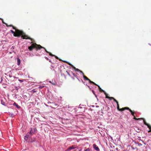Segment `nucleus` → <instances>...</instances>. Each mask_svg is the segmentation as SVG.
Wrapping results in <instances>:
<instances>
[{
    "mask_svg": "<svg viewBox=\"0 0 151 151\" xmlns=\"http://www.w3.org/2000/svg\"><path fill=\"white\" fill-rule=\"evenodd\" d=\"M17 32L19 34V37L21 36L22 38L23 39L30 40L31 41H32L33 40L32 38L29 37L28 35H26L21 30L17 31Z\"/></svg>",
    "mask_w": 151,
    "mask_h": 151,
    "instance_id": "f257e3e1",
    "label": "nucleus"
},
{
    "mask_svg": "<svg viewBox=\"0 0 151 151\" xmlns=\"http://www.w3.org/2000/svg\"><path fill=\"white\" fill-rule=\"evenodd\" d=\"M42 48V46L40 45H37L36 43H33L31 45V46L28 47V49L30 51L32 50L34 48L40 50Z\"/></svg>",
    "mask_w": 151,
    "mask_h": 151,
    "instance_id": "f03ea898",
    "label": "nucleus"
},
{
    "mask_svg": "<svg viewBox=\"0 0 151 151\" xmlns=\"http://www.w3.org/2000/svg\"><path fill=\"white\" fill-rule=\"evenodd\" d=\"M4 24H5V23H4ZM5 24L6 25V26L7 27H8V26L12 27V28H13V29H15V32H14L12 30H11V31H10L11 32L12 34H13V35H14V36L19 37V34L17 33V31H20V30H19V29H16V28L15 27H14L13 25H8V24H7L5 23Z\"/></svg>",
    "mask_w": 151,
    "mask_h": 151,
    "instance_id": "7ed1b4c3",
    "label": "nucleus"
},
{
    "mask_svg": "<svg viewBox=\"0 0 151 151\" xmlns=\"http://www.w3.org/2000/svg\"><path fill=\"white\" fill-rule=\"evenodd\" d=\"M36 129L35 128H34L33 129L31 128V130L29 132V133L30 136H32L34 134L35 132H36Z\"/></svg>",
    "mask_w": 151,
    "mask_h": 151,
    "instance_id": "20e7f679",
    "label": "nucleus"
},
{
    "mask_svg": "<svg viewBox=\"0 0 151 151\" xmlns=\"http://www.w3.org/2000/svg\"><path fill=\"white\" fill-rule=\"evenodd\" d=\"M117 109L119 111H123L125 110H128V109H129V108L128 107H125L121 109H120L119 107V108Z\"/></svg>",
    "mask_w": 151,
    "mask_h": 151,
    "instance_id": "39448f33",
    "label": "nucleus"
},
{
    "mask_svg": "<svg viewBox=\"0 0 151 151\" xmlns=\"http://www.w3.org/2000/svg\"><path fill=\"white\" fill-rule=\"evenodd\" d=\"M93 148L96 150L99 151V149L98 147L95 144H94L93 145Z\"/></svg>",
    "mask_w": 151,
    "mask_h": 151,
    "instance_id": "423d86ee",
    "label": "nucleus"
},
{
    "mask_svg": "<svg viewBox=\"0 0 151 151\" xmlns=\"http://www.w3.org/2000/svg\"><path fill=\"white\" fill-rule=\"evenodd\" d=\"M76 148V147L74 145H72V146L70 147L68 149V150H70L72 149H73Z\"/></svg>",
    "mask_w": 151,
    "mask_h": 151,
    "instance_id": "0eeeda50",
    "label": "nucleus"
},
{
    "mask_svg": "<svg viewBox=\"0 0 151 151\" xmlns=\"http://www.w3.org/2000/svg\"><path fill=\"white\" fill-rule=\"evenodd\" d=\"M17 65H19L21 63V61L20 59L19 58H17Z\"/></svg>",
    "mask_w": 151,
    "mask_h": 151,
    "instance_id": "6e6552de",
    "label": "nucleus"
},
{
    "mask_svg": "<svg viewBox=\"0 0 151 151\" xmlns=\"http://www.w3.org/2000/svg\"><path fill=\"white\" fill-rule=\"evenodd\" d=\"M13 105L14 106H16V107H17V108H18V109H19L20 108V107L16 103H15V102H14L13 104Z\"/></svg>",
    "mask_w": 151,
    "mask_h": 151,
    "instance_id": "1a4fd4ad",
    "label": "nucleus"
},
{
    "mask_svg": "<svg viewBox=\"0 0 151 151\" xmlns=\"http://www.w3.org/2000/svg\"><path fill=\"white\" fill-rule=\"evenodd\" d=\"M96 86H98L100 92H104H104H105V91L104 90H103V89H102L100 87V86H99L97 84V85H96Z\"/></svg>",
    "mask_w": 151,
    "mask_h": 151,
    "instance_id": "9d476101",
    "label": "nucleus"
},
{
    "mask_svg": "<svg viewBox=\"0 0 151 151\" xmlns=\"http://www.w3.org/2000/svg\"><path fill=\"white\" fill-rule=\"evenodd\" d=\"M81 72L82 73H83V77L84 78V79L85 80H86L88 81V80H89V79L87 77L85 76L84 75V73L82 71H81Z\"/></svg>",
    "mask_w": 151,
    "mask_h": 151,
    "instance_id": "9b49d317",
    "label": "nucleus"
},
{
    "mask_svg": "<svg viewBox=\"0 0 151 151\" xmlns=\"http://www.w3.org/2000/svg\"><path fill=\"white\" fill-rule=\"evenodd\" d=\"M128 110H129V111L130 112L132 115L133 116H134H134H135L134 115V112L132 111L131 109H130L129 108V109H128Z\"/></svg>",
    "mask_w": 151,
    "mask_h": 151,
    "instance_id": "f8f14e48",
    "label": "nucleus"
},
{
    "mask_svg": "<svg viewBox=\"0 0 151 151\" xmlns=\"http://www.w3.org/2000/svg\"><path fill=\"white\" fill-rule=\"evenodd\" d=\"M114 101L117 104V109H118L119 107V105L118 101L116 99H114Z\"/></svg>",
    "mask_w": 151,
    "mask_h": 151,
    "instance_id": "ddd939ff",
    "label": "nucleus"
},
{
    "mask_svg": "<svg viewBox=\"0 0 151 151\" xmlns=\"http://www.w3.org/2000/svg\"><path fill=\"white\" fill-rule=\"evenodd\" d=\"M88 81H89V82L90 83H93V84L95 85H97V84H96V83H95L94 82H93L92 81H91L89 79V80H88Z\"/></svg>",
    "mask_w": 151,
    "mask_h": 151,
    "instance_id": "4468645a",
    "label": "nucleus"
},
{
    "mask_svg": "<svg viewBox=\"0 0 151 151\" xmlns=\"http://www.w3.org/2000/svg\"><path fill=\"white\" fill-rule=\"evenodd\" d=\"M133 119L136 120H141L143 119L142 118H138V119L137 118L135 117V116H134Z\"/></svg>",
    "mask_w": 151,
    "mask_h": 151,
    "instance_id": "2eb2a0df",
    "label": "nucleus"
},
{
    "mask_svg": "<svg viewBox=\"0 0 151 151\" xmlns=\"http://www.w3.org/2000/svg\"><path fill=\"white\" fill-rule=\"evenodd\" d=\"M142 120H143V122L144 124L146 125H147L148 124L146 123L145 120L143 118V119H142Z\"/></svg>",
    "mask_w": 151,
    "mask_h": 151,
    "instance_id": "dca6fc26",
    "label": "nucleus"
},
{
    "mask_svg": "<svg viewBox=\"0 0 151 151\" xmlns=\"http://www.w3.org/2000/svg\"><path fill=\"white\" fill-rule=\"evenodd\" d=\"M1 104L2 105H4V106H5V105H6V103H5L4 102V101H3L2 100H1Z\"/></svg>",
    "mask_w": 151,
    "mask_h": 151,
    "instance_id": "f3484780",
    "label": "nucleus"
},
{
    "mask_svg": "<svg viewBox=\"0 0 151 151\" xmlns=\"http://www.w3.org/2000/svg\"><path fill=\"white\" fill-rule=\"evenodd\" d=\"M108 99H109V100H111L112 99H113L114 101V99H115L113 97H108Z\"/></svg>",
    "mask_w": 151,
    "mask_h": 151,
    "instance_id": "a211bd4d",
    "label": "nucleus"
},
{
    "mask_svg": "<svg viewBox=\"0 0 151 151\" xmlns=\"http://www.w3.org/2000/svg\"><path fill=\"white\" fill-rule=\"evenodd\" d=\"M31 136H30V135L29 134V132H28L27 134L25 136H26L27 137V138H29V137H30Z\"/></svg>",
    "mask_w": 151,
    "mask_h": 151,
    "instance_id": "6ab92c4d",
    "label": "nucleus"
},
{
    "mask_svg": "<svg viewBox=\"0 0 151 151\" xmlns=\"http://www.w3.org/2000/svg\"><path fill=\"white\" fill-rule=\"evenodd\" d=\"M73 68L75 69V70L76 71H80V70L79 69L77 68H76L75 67H73Z\"/></svg>",
    "mask_w": 151,
    "mask_h": 151,
    "instance_id": "aec40b11",
    "label": "nucleus"
},
{
    "mask_svg": "<svg viewBox=\"0 0 151 151\" xmlns=\"http://www.w3.org/2000/svg\"><path fill=\"white\" fill-rule=\"evenodd\" d=\"M104 93L106 96V98L108 99V97H109L108 96L107 94L105 92H104Z\"/></svg>",
    "mask_w": 151,
    "mask_h": 151,
    "instance_id": "412c9836",
    "label": "nucleus"
},
{
    "mask_svg": "<svg viewBox=\"0 0 151 151\" xmlns=\"http://www.w3.org/2000/svg\"><path fill=\"white\" fill-rule=\"evenodd\" d=\"M147 126L148 127L149 129H151V126L149 124H147Z\"/></svg>",
    "mask_w": 151,
    "mask_h": 151,
    "instance_id": "4be33fe9",
    "label": "nucleus"
},
{
    "mask_svg": "<svg viewBox=\"0 0 151 151\" xmlns=\"http://www.w3.org/2000/svg\"><path fill=\"white\" fill-rule=\"evenodd\" d=\"M2 81V77L0 76V83H1V82Z\"/></svg>",
    "mask_w": 151,
    "mask_h": 151,
    "instance_id": "5701e85b",
    "label": "nucleus"
},
{
    "mask_svg": "<svg viewBox=\"0 0 151 151\" xmlns=\"http://www.w3.org/2000/svg\"><path fill=\"white\" fill-rule=\"evenodd\" d=\"M42 47V48H44V49L45 50V51H46L47 53H49V52H48V51L47 50H46V49L45 48H44V47Z\"/></svg>",
    "mask_w": 151,
    "mask_h": 151,
    "instance_id": "b1692460",
    "label": "nucleus"
},
{
    "mask_svg": "<svg viewBox=\"0 0 151 151\" xmlns=\"http://www.w3.org/2000/svg\"><path fill=\"white\" fill-rule=\"evenodd\" d=\"M49 53V55H50L51 56H55V55L52 54L51 53H50V52H49V53Z\"/></svg>",
    "mask_w": 151,
    "mask_h": 151,
    "instance_id": "393cba45",
    "label": "nucleus"
},
{
    "mask_svg": "<svg viewBox=\"0 0 151 151\" xmlns=\"http://www.w3.org/2000/svg\"><path fill=\"white\" fill-rule=\"evenodd\" d=\"M28 139V138H27V137L26 136H25V137H24V139L26 140V141H27Z\"/></svg>",
    "mask_w": 151,
    "mask_h": 151,
    "instance_id": "a878e982",
    "label": "nucleus"
},
{
    "mask_svg": "<svg viewBox=\"0 0 151 151\" xmlns=\"http://www.w3.org/2000/svg\"><path fill=\"white\" fill-rule=\"evenodd\" d=\"M49 82H50V83H52V84H53V85H55V83H52V82H51V81H49Z\"/></svg>",
    "mask_w": 151,
    "mask_h": 151,
    "instance_id": "bb28decb",
    "label": "nucleus"
},
{
    "mask_svg": "<svg viewBox=\"0 0 151 151\" xmlns=\"http://www.w3.org/2000/svg\"><path fill=\"white\" fill-rule=\"evenodd\" d=\"M44 87V86H40V87H39V88H43Z\"/></svg>",
    "mask_w": 151,
    "mask_h": 151,
    "instance_id": "cd10ccee",
    "label": "nucleus"
},
{
    "mask_svg": "<svg viewBox=\"0 0 151 151\" xmlns=\"http://www.w3.org/2000/svg\"><path fill=\"white\" fill-rule=\"evenodd\" d=\"M55 56V58L56 59H59V58H58V57L56 56L55 55V56Z\"/></svg>",
    "mask_w": 151,
    "mask_h": 151,
    "instance_id": "c85d7f7f",
    "label": "nucleus"
},
{
    "mask_svg": "<svg viewBox=\"0 0 151 151\" xmlns=\"http://www.w3.org/2000/svg\"><path fill=\"white\" fill-rule=\"evenodd\" d=\"M90 149L89 148L87 149L85 151H90Z\"/></svg>",
    "mask_w": 151,
    "mask_h": 151,
    "instance_id": "c756f323",
    "label": "nucleus"
},
{
    "mask_svg": "<svg viewBox=\"0 0 151 151\" xmlns=\"http://www.w3.org/2000/svg\"><path fill=\"white\" fill-rule=\"evenodd\" d=\"M150 129L149 130L148 132L149 133V132H151V129Z\"/></svg>",
    "mask_w": 151,
    "mask_h": 151,
    "instance_id": "7c9ffc66",
    "label": "nucleus"
},
{
    "mask_svg": "<svg viewBox=\"0 0 151 151\" xmlns=\"http://www.w3.org/2000/svg\"><path fill=\"white\" fill-rule=\"evenodd\" d=\"M0 19H1L2 20V22H3V23H4V22H3V20L2 19H1V18H0Z\"/></svg>",
    "mask_w": 151,
    "mask_h": 151,
    "instance_id": "2f4dec72",
    "label": "nucleus"
},
{
    "mask_svg": "<svg viewBox=\"0 0 151 151\" xmlns=\"http://www.w3.org/2000/svg\"><path fill=\"white\" fill-rule=\"evenodd\" d=\"M45 58L47 59V60H49V59L48 58H47V57H45Z\"/></svg>",
    "mask_w": 151,
    "mask_h": 151,
    "instance_id": "473e14b6",
    "label": "nucleus"
},
{
    "mask_svg": "<svg viewBox=\"0 0 151 151\" xmlns=\"http://www.w3.org/2000/svg\"><path fill=\"white\" fill-rule=\"evenodd\" d=\"M68 63L69 65H72L71 64H70V63Z\"/></svg>",
    "mask_w": 151,
    "mask_h": 151,
    "instance_id": "72a5a7b5",
    "label": "nucleus"
},
{
    "mask_svg": "<svg viewBox=\"0 0 151 151\" xmlns=\"http://www.w3.org/2000/svg\"><path fill=\"white\" fill-rule=\"evenodd\" d=\"M19 81H20L21 82H23V81H22V80H19Z\"/></svg>",
    "mask_w": 151,
    "mask_h": 151,
    "instance_id": "f704fd0d",
    "label": "nucleus"
},
{
    "mask_svg": "<svg viewBox=\"0 0 151 151\" xmlns=\"http://www.w3.org/2000/svg\"><path fill=\"white\" fill-rule=\"evenodd\" d=\"M68 149L66 150L65 151H68Z\"/></svg>",
    "mask_w": 151,
    "mask_h": 151,
    "instance_id": "c9c22d12",
    "label": "nucleus"
},
{
    "mask_svg": "<svg viewBox=\"0 0 151 151\" xmlns=\"http://www.w3.org/2000/svg\"><path fill=\"white\" fill-rule=\"evenodd\" d=\"M49 62H51V60H49Z\"/></svg>",
    "mask_w": 151,
    "mask_h": 151,
    "instance_id": "e433bc0d",
    "label": "nucleus"
},
{
    "mask_svg": "<svg viewBox=\"0 0 151 151\" xmlns=\"http://www.w3.org/2000/svg\"><path fill=\"white\" fill-rule=\"evenodd\" d=\"M77 78V79L78 80H79L78 79V78Z\"/></svg>",
    "mask_w": 151,
    "mask_h": 151,
    "instance_id": "4c0bfd02",
    "label": "nucleus"
},
{
    "mask_svg": "<svg viewBox=\"0 0 151 151\" xmlns=\"http://www.w3.org/2000/svg\"><path fill=\"white\" fill-rule=\"evenodd\" d=\"M68 74L69 75V73H68Z\"/></svg>",
    "mask_w": 151,
    "mask_h": 151,
    "instance_id": "58836bf2",
    "label": "nucleus"
},
{
    "mask_svg": "<svg viewBox=\"0 0 151 151\" xmlns=\"http://www.w3.org/2000/svg\"><path fill=\"white\" fill-rule=\"evenodd\" d=\"M76 151V150H74V151Z\"/></svg>",
    "mask_w": 151,
    "mask_h": 151,
    "instance_id": "ea45409f",
    "label": "nucleus"
},
{
    "mask_svg": "<svg viewBox=\"0 0 151 151\" xmlns=\"http://www.w3.org/2000/svg\"><path fill=\"white\" fill-rule=\"evenodd\" d=\"M1 31V29H0V31Z\"/></svg>",
    "mask_w": 151,
    "mask_h": 151,
    "instance_id": "a19ab883",
    "label": "nucleus"
}]
</instances>
